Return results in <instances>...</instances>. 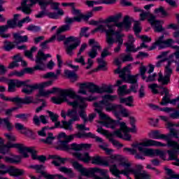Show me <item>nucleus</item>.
I'll return each mask as SVG.
<instances>
[{
    "label": "nucleus",
    "instance_id": "obj_1",
    "mask_svg": "<svg viewBox=\"0 0 179 179\" xmlns=\"http://www.w3.org/2000/svg\"><path fill=\"white\" fill-rule=\"evenodd\" d=\"M150 146L166 148V146H167V142L166 144L160 141L145 138L141 142L133 143L131 144V148H123V152L129 155H132L134 156L135 159H137L138 160H145V156L149 157H152V156H159L160 159L166 160L167 156L166 151L148 148Z\"/></svg>",
    "mask_w": 179,
    "mask_h": 179
},
{
    "label": "nucleus",
    "instance_id": "obj_2",
    "mask_svg": "<svg viewBox=\"0 0 179 179\" xmlns=\"http://www.w3.org/2000/svg\"><path fill=\"white\" fill-rule=\"evenodd\" d=\"M63 94H64V97H70L74 100L73 101H68L69 106H71L73 108H80V111H78V114L80 117L84 120V122L87 121V115H86V108H87V101H94V100H97V96H90L87 98H83L76 94L73 89H69V90H62Z\"/></svg>",
    "mask_w": 179,
    "mask_h": 179
},
{
    "label": "nucleus",
    "instance_id": "obj_3",
    "mask_svg": "<svg viewBox=\"0 0 179 179\" xmlns=\"http://www.w3.org/2000/svg\"><path fill=\"white\" fill-rule=\"evenodd\" d=\"M70 163L72 164L73 169L79 171L82 176L93 177L94 179H108L106 169H101L97 167L86 169L83 167V165L79 164V162L74 159H70Z\"/></svg>",
    "mask_w": 179,
    "mask_h": 179
},
{
    "label": "nucleus",
    "instance_id": "obj_4",
    "mask_svg": "<svg viewBox=\"0 0 179 179\" xmlns=\"http://www.w3.org/2000/svg\"><path fill=\"white\" fill-rule=\"evenodd\" d=\"M122 17V14L118 13L115 15L110 16L106 18L103 22V24H99L94 31H101L106 33V36H118L120 32L115 31V29L110 23H118L117 22Z\"/></svg>",
    "mask_w": 179,
    "mask_h": 179
},
{
    "label": "nucleus",
    "instance_id": "obj_5",
    "mask_svg": "<svg viewBox=\"0 0 179 179\" xmlns=\"http://www.w3.org/2000/svg\"><path fill=\"white\" fill-rule=\"evenodd\" d=\"M176 43L174 39L173 38H168L166 40L164 39V35H162L159 37H157L155 39V43L148 48V51H152L156 49V45L159 48H173V50H176V52L174 55L176 58L179 59V46L178 45H173Z\"/></svg>",
    "mask_w": 179,
    "mask_h": 179
},
{
    "label": "nucleus",
    "instance_id": "obj_6",
    "mask_svg": "<svg viewBox=\"0 0 179 179\" xmlns=\"http://www.w3.org/2000/svg\"><path fill=\"white\" fill-rule=\"evenodd\" d=\"M148 136L151 138V139H164L167 142V148L174 149L176 152L179 150V143L170 139V134H160V132L156 130L150 131Z\"/></svg>",
    "mask_w": 179,
    "mask_h": 179
},
{
    "label": "nucleus",
    "instance_id": "obj_7",
    "mask_svg": "<svg viewBox=\"0 0 179 179\" xmlns=\"http://www.w3.org/2000/svg\"><path fill=\"white\" fill-rule=\"evenodd\" d=\"M94 111H96L99 115V118L101 120H103V122H101V124L106 127V128H110V129H115L117 128V125H118V123L117 121L111 119L108 115H106L102 110V107L101 105H99V103H94Z\"/></svg>",
    "mask_w": 179,
    "mask_h": 179
},
{
    "label": "nucleus",
    "instance_id": "obj_8",
    "mask_svg": "<svg viewBox=\"0 0 179 179\" xmlns=\"http://www.w3.org/2000/svg\"><path fill=\"white\" fill-rule=\"evenodd\" d=\"M48 58H51V55H45L43 51L39 50L35 59V62L36 64V66L34 67V69L27 68L25 69V71L28 73H31L34 71H45L46 66L45 62L47 61Z\"/></svg>",
    "mask_w": 179,
    "mask_h": 179
},
{
    "label": "nucleus",
    "instance_id": "obj_9",
    "mask_svg": "<svg viewBox=\"0 0 179 179\" xmlns=\"http://www.w3.org/2000/svg\"><path fill=\"white\" fill-rule=\"evenodd\" d=\"M12 148H15L17 149L21 155H23L24 158L29 157V154H27V146L20 144V143H12L10 141H8L7 144L5 145V143L1 144L0 143V153L1 155H6V153L9 152V150L12 149Z\"/></svg>",
    "mask_w": 179,
    "mask_h": 179
},
{
    "label": "nucleus",
    "instance_id": "obj_10",
    "mask_svg": "<svg viewBox=\"0 0 179 179\" xmlns=\"http://www.w3.org/2000/svg\"><path fill=\"white\" fill-rule=\"evenodd\" d=\"M58 146L57 149H60L61 150H71L72 152H80L83 149H90L92 148V145L87 143L76 144L73 143L68 145V143L66 141H59Z\"/></svg>",
    "mask_w": 179,
    "mask_h": 179
},
{
    "label": "nucleus",
    "instance_id": "obj_11",
    "mask_svg": "<svg viewBox=\"0 0 179 179\" xmlns=\"http://www.w3.org/2000/svg\"><path fill=\"white\" fill-rule=\"evenodd\" d=\"M36 3H38L39 6H41L42 8H45L48 1H46L45 0H22L20 9L23 13H25V15H31V12H33L31 8L33 7V5H36Z\"/></svg>",
    "mask_w": 179,
    "mask_h": 179
},
{
    "label": "nucleus",
    "instance_id": "obj_12",
    "mask_svg": "<svg viewBox=\"0 0 179 179\" xmlns=\"http://www.w3.org/2000/svg\"><path fill=\"white\" fill-rule=\"evenodd\" d=\"M115 73H119V77L126 83H131V85L138 83V76H139V74L135 76L127 74L129 73V69L128 66L124 67L122 71H120V69H116Z\"/></svg>",
    "mask_w": 179,
    "mask_h": 179
},
{
    "label": "nucleus",
    "instance_id": "obj_13",
    "mask_svg": "<svg viewBox=\"0 0 179 179\" xmlns=\"http://www.w3.org/2000/svg\"><path fill=\"white\" fill-rule=\"evenodd\" d=\"M67 117H71L72 118L69 122L62 121V126H60V128H64L67 131H72V122L73 121H79L80 117L78 115L76 110H69L66 113Z\"/></svg>",
    "mask_w": 179,
    "mask_h": 179
},
{
    "label": "nucleus",
    "instance_id": "obj_14",
    "mask_svg": "<svg viewBox=\"0 0 179 179\" xmlns=\"http://www.w3.org/2000/svg\"><path fill=\"white\" fill-rule=\"evenodd\" d=\"M70 43H74L66 47V52L68 55L72 57L73 55V50H76L80 45V41L79 38L75 36H69L65 39L64 45H68Z\"/></svg>",
    "mask_w": 179,
    "mask_h": 179
},
{
    "label": "nucleus",
    "instance_id": "obj_15",
    "mask_svg": "<svg viewBox=\"0 0 179 179\" xmlns=\"http://www.w3.org/2000/svg\"><path fill=\"white\" fill-rule=\"evenodd\" d=\"M29 169H33L34 170H36V173L42 174V176H43V177L46 179H67L62 175H50L44 172V169H45V167L43 165H30Z\"/></svg>",
    "mask_w": 179,
    "mask_h": 179
},
{
    "label": "nucleus",
    "instance_id": "obj_16",
    "mask_svg": "<svg viewBox=\"0 0 179 179\" xmlns=\"http://www.w3.org/2000/svg\"><path fill=\"white\" fill-rule=\"evenodd\" d=\"M106 44H108V47L103 48L102 52L101 53V58H106V57H108L109 55H112L111 52L109 51L110 48H113L114 43H115V39L110 35H106Z\"/></svg>",
    "mask_w": 179,
    "mask_h": 179
},
{
    "label": "nucleus",
    "instance_id": "obj_17",
    "mask_svg": "<svg viewBox=\"0 0 179 179\" xmlns=\"http://www.w3.org/2000/svg\"><path fill=\"white\" fill-rule=\"evenodd\" d=\"M90 45H92V49L87 52L88 57L90 58L94 59L96 57H97V50L99 51L101 50V46H100V44L98 43L97 41L94 39H90L89 41Z\"/></svg>",
    "mask_w": 179,
    "mask_h": 179
},
{
    "label": "nucleus",
    "instance_id": "obj_18",
    "mask_svg": "<svg viewBox=\"0 0 179 179\" xmlns=\"http://www.w3.org/2000/svg\"><path fill=\"white\" fill-rule=\"evenodd\" d=\"M96 132H99V134H101L102 135L106 136V138H108V139L111 142L113 145L115 146V148H122L124 146L122 143L114 139V137H113V134H110L108 131L105 130L101 127H98Z\"/></svg>",
    "mask_w": 179,
    "mask_h": 179
},
{
    "label": "nucleus",
    "instance_id": "obj_19",
    "mask_svg": "<svg viewBox=\"0 0 179 179\" xmlns=\"http://www.w3.org/2000/svg\"><path fill=\"white\" fill-rule=\"evenodd\" d=\"M166 127L170 131V136H173L176 139H178V143L179 142V122L173 124V122H168L166 124Z\"/></svg>",
    "mask_w": 179,
    "mask_h": 179
},
{
    "label": "nucleus",
    "instance_id": "obj_20",
    "mask_svg": "<svg viewBox=\"0 0 179 179\" xmlns=\"http://www.w3.org/2000/svg\"><path fill=\"white\" fill-rule=\"evenodd\" d=\"M115 26L118 29V30H115V31H118L119 34H121V31H123V30H128L131 27L129 17L126 15L122 22L115 23Z\"/></svg>",
    "mask_w": 179,
    "mask_h": 179
},
{
    "label": "nucleus",
    "instance_id": "obj_21",
    "mask_svg": "<svg viewBox=\"0 0 179 179\" xmlns=\"http://www.w3.org/2000/svg\"><path fill=\"white\" fill-rule=\"evenodd\" d=\"M149 23L153 27L155 31L160 33L164 30L162 26L164 23L163 21L156 20V16L150 15V19L148 20Z\"/></svg>",
    "mask_w": 179,
    "mask_h": 179
},
{
    "label": "nucleus",
    "instance_id": "obj_22",
    "mask_svg": "<svg viewBox=\"0 0 179 179\" xmlns=\"http://www.w3.org/2000/svg\"><path fill=\"white\" fill-rule=\"evenodd\" d=\"M71 155L76 157L80 162H83V163H90V155L88 152L80 153L79 151H73L71 152Z\"/></svg>",
    "mask_w": 179,
    "mask_h": 179
},
{
    "label": "nucleus",
    "instance_id": "obj_23",
    "mask_svg": "<svg viewBox=\"0 0 179 179\" xmlns=\"http://www.w3.org/2000/svg\"><path fill=\"white\" fill-rule=\"evenodd\" d=\"M27 155L28 153H31V157L33 160H38L41 162V163H45V160H47V157L44 155H38L37 151L32 148H27L26 151Z\"/></svg>",
    "mask_w": 179,
    "mask_h": 179
},
{
    "label": "nucleus",
    "instance_id": "obj_24",
    "mask_svg": "<svg viewBox=\"0 0 179 179\" xmlns=\"http://www.w3.org/2000/svg\"><path fill=\"white\" fill-rule=\"evenodd\" d=\"M21 82H24L25 85H22L23 86V88L22 90V93H24V94H31L34 90H37V85L36 84L34 85H29L30 83V80H27L24 81H21Z\"/></svg>",
    "mask_w": 179,
    "mask_h": 179
},
{
    "label": "nucleus",
    "instance_id": "obj_25",
    "mask_svg": "<svg viewBox=\"0 0 179 179\" xmlns=\"http://www.w3.org/2000/svg\"><path fill=\"white\" fill-rule=\"evenodd\" d=\"M116 36V40H115V43H117L116 47L113 48L114 54H120L121 52V47L124 44V37H125L124 34L113 35Z\"/></svg>",
    "mask_w": 179,
    "mask_h": 179
},
{
    "label": "nucleus",
    "instance_id": "obj_26",
    "mask_svg": "<svg viewBox=\"0 0 179 179\" xmlns=\"http://www.w3.org/2000/svg\"><path fill=\"white\" fill-rule=\"evenodd\" d=\"M22 85H26V83L19 80H10L8 82V92L13 93L16 92V87H22Z\"/></svg>",
    "mask_w": 179,
    "mask_h": 179
},
{
    "label": "nucleus",
    "instance_id": "obj_27",
    "mask_svg": "<svg viewBox=\"0 0 179 179\" xmlns=\"http://www.w3.org/2000/svg\"><path fill=\"white\" fill-rule=\"evenodd\" d=\"M117 98V95L106 94L102 96V101L99 102H94V104L97 103L99 106H101V107H102L101 111H103V104H108L109 103L108 101H115Z\"/></svg>",
    "mask_w": 179,
    "mask_h": 179
},
{
    "label": "nucleus",
    "instance_id": "obj_28",
    "mask_svg": "<svg viewBox=\"0 0 179 179\" xmlns=\"http://www.w3.org/2000/svg\"><path fill=\"white\" fill-rule=\"evenodd\" d=\"M90 162L92 164H94L95 166H108V162L99 155L91 157Z\"/></svg>",
    "mask_w": 179,
    "mask_h": 179
},
{
    "label": "nucleus",
    "instance_id": "obj_29",
    "mask_svg": "<svg viewBox=\"0 0 179 179\" xmlns=\"http://www.w3.org/2000/svg\"><path fill=\"white\" fill-rule=\"evenodd\" d=\"M57 93L59 94L58 96H53L51 98L52 103L55 104H61L62 103H64V101H66L64 91H62V90H59V88H58Z\"/></svg>",
    "mask_w": 179,
    "mask_h": 179
},
{
    "label": "nucleus",
    "instance_id": "obj_30",
    "mask_svg": "<svg viewBox=\"0 0 179 179\" xmlns=\"http://www.w3.org/2000/svg\"><path fill=\"white\" fill-rule=\"evenodd\" d=\"M172 150H168L167 153L169 156V160H175L174 162H173V164L175 166H179V159L177 158V155L179 154V150L176 151L174 148H171Z\"/></svg>",
    "mask_w": 179,
    "mask_h": 179
},
{
    "label": "nucleus",
    "instance_id": "obj_31",
    "mask_svg": "<svg viewBox=\"0 0 179 179\" xmlns=\"http://www.w3.org/2000/svg\"><path fill=\"white\" fill-rule=\"evenodd\" d=\"M50 159H53L52 164H54L56 167H59L62 164H65V162L68 160V158L60 157L59 155H51Z\"/></svg>",
    "mask_w": 179,
    "mask_h": 179
},
{
    "label": "nucleus",
    "instance_id": "obj_32",
    "mask_svg": "<svg viewBox=\"0 0 179 179\" xmlns=\"http://www.w3.org/2000/svg\"><path fill=\"white\" fill-rule=\"evenodd\" d=\"M57 92H58L57 87H52L50 90L41 89L39 90L38 94L41 97H50L51 94H55Z\"/></svg>",
    "mask_w": 179,
    "mask_h": 179
},
{
    "label": "nucleus",
    "instance_id": "obj_33",
    "mask_svg": "<svg viewBox=\"0 0 179 179\" xmlns=\"http://www.w3.org/2000/svg\"><path fill=\"white\" fill-rule=\"evenodd\" d=\"M119 124L123 132L122 139H124V141H131V138H132V136H131V134H128V132H129V129H128L125 122H122Z\"/></svg>",
    "mask_w": 179,
    "mask_h": 179
},
{
    "label": "nucleus",
    "instance_id": "obj_34",
    "mask_svg": "<svg viewBox=\"0 0 179 179\" xmlns=\"http://www.w3.org/2000/svg\"><path fill=\"white\" fill-rule=\"evenodd\" d=\"M33 122L35 125L37 127H40L41 122L42 124H48V120L47 119V117L45 115H41L40 117L37 116V115H35L33 117Z\"/></svg>",
    "mask_w": 179,
    "mask_h": 179
},
{
    "label": "nucleus",
    "instance_id": "obj_35",
    "mask_svg": "<svg viewBox=\"0 0 179 179\" xmlns=\"http://www.w3.org/2000/svg\"><path fill=\"white\" fill-rule=\"evenodd\" d=\"M102 106H105V110L106 111H112L114 115L115 116L117 115V111L121 108L120 104H114V103H106V104H102Z\"/></svg>",
    "mask_w": 179,
    "mask_h": 179
},
{
    "label": "nucleus",
    "instance_id": "obj_36",
    "mask_svg": "<svg viewBox=\"0 0 179 179\" xmlns=\"http://www.w3.org/2000/svg\"><path fill=\"white\" fill-rule=\"evenodd\" d=\"M59 75H61V69H57L56 71V73L50 71V72L46 73L45 74H43L42 76V78L43 79H54L55 80H57Z\"/></svg>",
    "mask_w": 179,
    "mask_h": 179
},
{
    "label": "nucleus",
    "instance_id": "obj_37",
    "mask_svg": "<svg viewBox=\"0 0 179 179\" xmlns=\"http://www.w3.org/2000/svg\"><path fill=\"white\" fill-rule=\"evenodd\" d=\"M121 114L123 117H129V115H131V112H129L127 108L122 107V105H120V108L116 112L115 117L121 120L120 118V115H121Z\"/></svg>",
    "mask_w": 179,
    "mask_h": 179
},
{
    "label": "nucleus",
    "instance_id": "obj_38",
    "mask_svg": "<svg viewBox=\"0 0 179 179\" xmlns=\"http://www.w3.org/2000/svg\"><path fill=\"white\" fill-rule=\"evenodd\" d=\"M142 48H148V45L145 42H143L141 45L136 48H135V45H129L127 44V52H136V51H139V50Z\"/></svg>",
    "mask_w": 179,
    "mask_h": 179
},
{
    "label": "nucleus",
    "instance_id": "obj_39",
    "mask_svg": "<svg viewBox=\"0 0 179 179\" xmlns=\"http://www.w3.org/2000/svg\"><path fill=\"white\" fill-rule=\"evenodd\" d=\"M158 82L163 85H167L170 83V77L169 76H163V73H158Z\"/></svg>",
    "mask_w": 179,
    "mask_h": 179
},
{
    "label": "nucleus",
    "instance_id": "obj_40",
    "mask_svg": "<svg viewBox=\"0 0 179 179\" xmlns=\"http://www.w3.org/2000/svg\"><path fill=\"white\" fill-rule=\"evenodd\" d=\"M87 87L90 93H99L100 87L93 83H87Z\"/></svg>",
    "mask_w": 179,
    "mask_h": 179
},
{
    "label": "nucleus",
    "instance_id": "obj_41",
    "mask_svg": "<svg viewBox=\"0 0 179 179\" xmlns=\"http://www.w3.org/2000/svg\"><path fill=\"white\" fill-rule=\"evenodd\" d=\"M15 43H27L29 37L27 36H21L20 34H13Z\"/></svg>",
    "mask_w": 179,
    "mask_h": 179
},
{
    "label": "nucleus",
    "instance_id": "obj_42",
    "mask_svg": "<svg viewBox=\"0 0 179 179\" xmlns=\"http://www.w3.org/2000/svg\"><path fill=\"white\" fill-rule=\"evenodd\" d=\"M164 169L166 171V176H168V177H165V178H170V179L178 178V179H179V174H176V173H174V171H173L171 169L168 168L167 166H164Z\"/></svg>",
    "mask_w": 179,
    "mask_h": 179
},
{
    "label": "nucleus",
    "instance_id": "obj_43",
    "mask_svg": "<svg viewBox=\"0 0 179 179\" xmlns=\"http://www.w3.org/2000/svg\"><path fill=\"white\" fill-rule=\"evenodd\" d=\"M24 175V170L16 169L13 166H10V176L13 177H17L19 176Z\"/></svg>",
    "mask_w": 179,
    "mask_h": 179
},
{
    "label": "nucleus",
    "instance_id": "obj_44",
    "mask_svg": "<svg viewBox=\"0 0 179 179\" xmlns=\"http://www.w3.org/2000/svg\"><path fill=\"white\" fill-rule=\"evenodd\" d=\"M114 90H113V85H103L101 87H99V94L101 93H113Z\"/></svg>",
    "mask_w": 179,
    "mask_h": 179
},
{
    "label": "nucleus",
    "instance_id": "obj_45",
    "mask_svg": "<svg viewBox=\"0 0 179 179\" xmlns=\"http://www.w3.org/2000/svg\"><path fill=\"white\" fill-rule=\"evenodd\" d=\"M119 96H125V94H129L130 90L128 89L127 85L119 86L117 89Z\"/></svg>",
    "mask_w": 179,
    "mask_h": 179
},
{
    "label": "nucleus",
    "instance_id": "obj_46",
    "mask_svg": "<svg viewBox=\"0 0 179 179\" xmlns=\"http://www.w3.org/2000/svg\"><path fill=\"white\" fill-rule=\"evenodd\" d=\"M8 26L7 25H2L0 26V37L2 38H9L10 37V34H6L5 31L8 30Z\"/></svg>",
    "mask_w": 179,
    "mask_h": 179
},
{
    "label": "nucleus",
    "instance_id": "obj_47",
    "mask_svg": "<svg viewBox=\"0 0 179 179\" xmlns=\"http://www.w3.org/2000/svg\"><path fill=\"white\" fill-rule=\"evenodd\" d=\"M52 83H54V80H51L49 81L43 82L41 83H36V89H45V87H50V86H52Z\"/></svg>",
    "mask_w": 179,
    "mask_h": 179
},
{
    "label": "nucleus",
    "instance_id": "obj_48",
    "mask_svg": "<svg viewBox=\"0 0 179 179\" xmlns=\"http://www.w3.org/2000/svg\"><path fill=\"white\" fill-rule=\"evenodd\" d=\"M71 13L72 15H74V17L76 19L78 20V22H80V18L82 17V12L80 11V10L77 9L76 7H75V4L74 6H73V7H71Z\"/></svg>",
    "mask_w": 179,
    "mask_h": 179
},
{
    "label": "nucleus",
    "instance_id": "obj_49",
    "mask_svg": "<svg viewBox=\"0 0 179 179\" xmlns=\"http://www.w3.org/2000/svg\"><path fill=\"white\" fill-rule=\"evenodd\" d=\"M19 16H20V15L15 14L14 15V19L13 20L7 21V25L6 26H8V29L9 28L10 29H13V28L16 27L17 18L19 17Z\"/></svg>",
    "mask_w": 179,
    "mask_h": 179
},
{
    "label": "nucleus",
    "instance_id": "obj_50",
    "mask_svg": "<svg viewBox=\"0 0 179 179\" xmlns=\"http://www.w3.org/2000/svg\"><path fill=\"white\" fill-rule=\"evenodd\" d=\"M15 42L5 41L3 42V50H5V51H10L11 50H13V48H15Z\"/></svg>",
    "mask_w": 179,
    "mask_h": 179
},
{
    "label": "nucleus",
    "instance_id": "obj_51",
    "mask_svg": "<svg viewBox=\"0 0 179 179\" xmlns=\"http://www.w3.org/2000/svg\"><path fill=\"white\" fill-rule=\"evenodd\" d=\"M59 171H60L62 173H64V174H68L71 178H72V177L75 176V173H73V171H72V169L71 168L62 166L59 168Z\"/></svg>",
    "mask_w": 179,
    "mask_h": 179
},
{
    "label": "nucleus",
    "instance_id": "obj_52",
    "mask_svg": "<svg viewBox=\"0 0 179 179\" xmlns=\"http://www.w3.org/2000/svg\"><path fill=\"white\" fill-rule=\"evenodd\" d=\"M46 2H48V3L47 4V6H45L44 8H41V9H45L48 5H50V8L51 9H53V10H59V5H61V3H58V2H50L47 0H45Z\"/></svg>",
    "mask_w": 179,
    "mask_h": 179
},
{
    "label": "nucleus",
    "instance_id": "obj_53",
    "mask_svg": "<svg viewBox=\"0 0 179 179\" xmlns=\"http://www.w3.org/2000/svg\"><path fill=\"white\" fill-rule=\"evenodd\" d=\"M78 94H87V83L80 84Z\"/></svg>",
    "mask_w": 179,
    "mask_h": 179
},
{
    "label": "nucleus",
    "instance_id": "obj_54",
    "mask_svg": "<svg viewBox=\"0 0 179 179\" xmlns=\"http://www.w3.org/2000/svg\"><path fill=\"white\" fill-rule=\"evenodd\" d=\"M64 75L67 78H69V79H73V82H75V80L78 79V76L75 73L69 70H64Z\"/></svg>",
    "mask_w": 179,
    "mask_h": 179
},
{
    "label": "nucleus",
    "instance_id": "obj_55",
    "mask_svg": "<svg viewBox=\"0 0 179 179\" xmlns=\"http://www.w3.org/2000/svg\"><path fill=\"white\" fill-rule=\"evenodd\" d=\"M150 16H154L153 14H151L149 12H145L143 10L141 11V13H140V20H141L142 22H143V20H146V17H148V21L149 19H150Z\"/></svg>",
    "mask_w": 179,
    "mask_h": 179
},
{
    "label": "nucleus",
    "instance_id": "obj_56",
    "mask_svg": "<svg viewBox=\"0 0 179 179\" xmlns=\"http://www.w3.org/2000/svg\"><path fill=\"white\" fill-rule=\"evenodd\" d=\"M171 65V62L169 61L167 64L165 66L164 75L169 76V78L171 76V73H173V69L170 67Z\"/></svg>",
    "mask_w": 179,
    "mask_h": 179
},
{
    "label": "nucleus",
    "instance_id": "obj_57",
    "mask_svg": "<svg viewBox=\"0 0 179 179\" xmlns=\"http://www.w3.org/2000/svg\"><path fill=\"white\" fill-rule=\"evenodd\" d=\"M37 50V48L32 47L31 48V50H27L25 51V57H27L29 59H31L32 61H34V59H33V52H34Z\"/></svg>",
    "mask_w": 179,
    "mask_h": 179
},
{
    "label": "nucleus",
    "instance_id": "obj_58",
    "mask_svg": "<svg viewBox=\"0 0 179 179\" xmlns=\"http://www.w3.org/2000/svg\"><path fill=\"white\" fill-rule=\"evenodd\" d=\"M15 103L18 107V108H20L22 107V104H23V99L19 97V96H15L13 97V102Z\"/></svg>",
    "mask_w": 179,
    "mask_h": 179
},
{
    "label": "nucleus",
    "instance_id": "obj_59",
    "mask_svg": "<svg viewBox=\"0 0 179 179\" xmlns=\"http://www.w3.org/2000/svg\"><path fill=\"white\" fill-rule=\"evenodd\" d=\"M71 30V26L69 24H65L62 26L57 29V34H61V33H64L65 31H69Z\"/></svg>",
    "mask_w": 179,
    "mask_h": 179
},
{
    "label": "nucleus",
    "instance_id": "obj_60",
    "mask_svg": "<svg viewBox=\"0 0 179 179\" xmlns=\"http://www.w3.org/2000/svg\"><path fill=\"white\" fill-rule=\"evenodd\" d=\"M34 103L33 96H27L22 99V104H31Z\"/></svg>",
    "mask_w": 179,
    "mask_h": 179
},
{
    "label": "nucleus",
    "instance_id": "obj_61",
    "mask_svg": "<svg viewBox=\"0 0 179 179\" xmlns=\"http://www.w3.org/2000/svg\"><path fill=\"white\" fill-rule=\"evenodd\" d=\"M142 27H141V22L138 21L134 22V31L136 34L141 33Z\"/></svg>",
    "mask_w": 179,
    "mask_h": 179
},
{
    "label": "nucleus",
    "instance_id": "obj_62",
    "mask_svg": "<svg viewBox=\"0 0 179 179\" xmlns=\"http://www.w3.org/2000/svg\"><path fill=\"white\" fill-rule=\"evenodd\" d=\"M24 76V71H14L9 74V76H16L17 78H22V76Z\"/></svg>",
    "mask_w": 179,
    "mask_h": 179
},
{
    "label": "nucleus",
    "instance_id": "obj_63",
    "mask_svg": "<svg viewBox=\"0 0 179 179\" xmlns=\"http://www.w3.org/2000/svg\"><path fill=\"white\" fill-rule=\"evenodd\" d=\"M145 96H146V92H145V85L141 84L138 90V97L139 99H143Z\"/></svg>",
    "mask_w": 179,
    "mask_h": 179
},
{
    "label": "nucleus",
    "instance_id": "obj_64",
    "mask_svg": "<svg viewBox=\"0 0 179 179\" xmlns=\"http://www.w3.org/2000/svg\"><path fill=\"white\" fill-rule=\"evenodd\" d=\"M3 124L6 129H8V131H12L13 129V125H12V123H10V122L9 121V119L4 118Z\"/></svg>",
    "mask_w": 179,
    "mask_h": 179
}]
</instances>
